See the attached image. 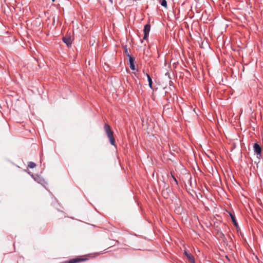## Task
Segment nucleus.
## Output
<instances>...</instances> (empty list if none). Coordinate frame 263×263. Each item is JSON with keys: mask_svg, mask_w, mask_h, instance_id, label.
<instances>
[{"mask_svg": "<svg viewBox=\"0 0 263 263\" xmlns=\"http://www.w3.org/2000/svg\"><path fill=\"white\" fill-rule=\"evenodd\" d=\"M229 214L230 216L231 217V218L232 219V221L234 226L236 227V228L237 229L238 228V224L236 221L234 214L232 212H229Z\"/></svg>", "mask_w": 263, "mask_h": 263, "instance_id": "obj_6", "label": "nucleus"}, {"mask_svg": "<svg viewBox=\"0 0 263 263\" xmlns=\"http://www.w3.org/2000/svg\"><path fill=\"white\" fill-rule=\"evenodd\" d=\"M184 254L186 256L190 262L191 263H195L194 256L191 253H189L186 250H184Z\"/></svg>", "mask_w": 263, "mask_h": 263, "instance_id": "obj_3", "label": "nucleus"}, {"mask_svg": "<svg viewBox=\"0 0 263 263\" xmlns=\"http://www.w3.org/2000/svg\"><path fill=\"white\" fill-rule=\"evenodd\" d=\"M145 75H146V76L147 78V80H148V86H149V87L151 88L152 89V84H153L152 79V78H151L150 76L148 74L145 73Z\"/></svg>", "mask_w": 263, "mask_h": 263, "instance_id": "obj_9", "label": "nucleus"}, {"mask_svg": "<svg viewBox=\"0 0 263 263\" xmlns=\"http://www.w3.org/2000/svg\"><path fill=\"white\" fill-rule=\"evenodd\" d=\"M104 128L109 139L110 144L112 145H115V140L113 136V132L111 131L110 126L108 124H105Z\"/></svg>", "mask_w": 263, "mask_h": 263, "instance_id": "obj_1", "label": "nucleus"}, {"mask_svg": "<svg viewBox=\"0 0 263 263\" xmlns=\"http://www.w3.org/2000/svg\"><path fill=\"white\" fill-rule=\"evenodd\" d=\"M109 2H110L111 4H112V3H113V0H109Z\"/></svg>", "mask_w": 263, "mask_h": 263, "instance_id": "obj_14", "label": "nucleus"}, {"mask_svg": "<svg viewBox=\"0 0 263 263\" xmlns=\"http://www.w3.org/2000/svg\"><path fill=\"white\" fill-rule=\"evenodd\" d=\"M124 51H125V53H126V55L129 58V57H132L129 53L128 52V49L126 47H125L124 48Z\"/></svg>", "mask_w": 263, "mask_h": 263, "instance_id": "obj_12", "label": "nucleus"}, {"mask_svg": "<svg viewBox=\"0 0 263 263\" xmlns=\"http://www.w3.org/2000/svg\"><path fill=\"white\" fill-rule=\"evenodd\" d=\"M151 30V25L149 24H147L144 26V36L143 37V40H147L148 38L149 33Z\"/></svg>", "mask_w": 263, "mask_h": 263, "instance_id": "obj_2", "label": "nucleus"}, {"mask_svg": "<svg viewBox=\"0 0 263 263\" xmlns=\"http://www.w3.org/2000/svg\"><path fill=\"white\" fill-rule=\"evenodd\" d=\"M87 260V258L76 257L69 260L68 263H78Z\"/></svg>", "mask_w": 263, "mask_h": 263, "instance_id": "obj_5", "label": "nucleus"}, {"mask_svg": "<svg viewBox=\"0 0 263 263\" xmlns=\"http://www.w3.org/2000/svg\"><path fill=\"white\" fill-rule=\"evenodd\" d=\"M28 166L31 168H34L35 166H36V164H35V163L33 162H29L28 163Z\"/></svg>", "mask_w": 263, "mask_h": 263, "instance_id": "obj_10", "label": "nucleus"}, {"mask_svg": "<svg viewBox=\"0 0 263 263\" xmlns=\"http://www.w3.org/2000/svg\"><path fill=\"white\" fill-rule=\"evenodd\" d=\"M161 5L163 7H164L166 8L167 7V2H166V0H162L161 3Z\"/></svg>", "mask_w": 263, "mask_h": 263, "instance_id": "obj_11", "label": "nucleus"}, {"mask_svg": "<svg viewBox=\"0 0 263 263\" xmlns=\"http://www.w3.org/2000/svg\"><path fill=\"white\" fill-rule=\"evenodd\" d=\"M253 149L257 155H260L261 149L260 145L258 143H255L254 144Z\"/></svg>", "mask_w": 263, "mask_h": 263, "instance_id": "obj_4", "label": "nucleus"}, {"mask_svg": "<svg viewBox=\"0 0 263 263\" xmlns=\"http://www.w3.org/2000/svg\"><path fill=\"white\" fill-rule=\"evenodd\" d=\"M135 59L133 57H129V67L130 69L133 70L135 69Z\"/></svg>", "mask_w": 263, "mask_h": 263, "instance_id": "obj_8", "label": "nucleus"}, {"mask_svg": "<svg viewBox=\"0 0 263 263\" xmlns=\"http://www.w3.org/2000/svg\"><path fill=\"white\" fill-rule=\"evenodd\" d=\"M172 179H173V181L176 183V184H178V182H177V179H176V178L172 174Z\"/></svg>", "mask_w": 263, "mask_h": 263, "instance_id": "obj_13", "label": "nucleus"}, {"mask_svg": "<svg viewBox=\"0 0 263 263\" xmlns=\"http://www.w3.org/2000/svg\"><path fill=\"white\" fill-rule=\"evenodd\" d=\"M63 41L67 45L68 47L71 46L72 40L70 36H66L63 37Z\"/></svg>", "mask_w": 263, "mask_h": 263, "instance_id": "obj_7", "label": "nucleus"}]
</instances>
